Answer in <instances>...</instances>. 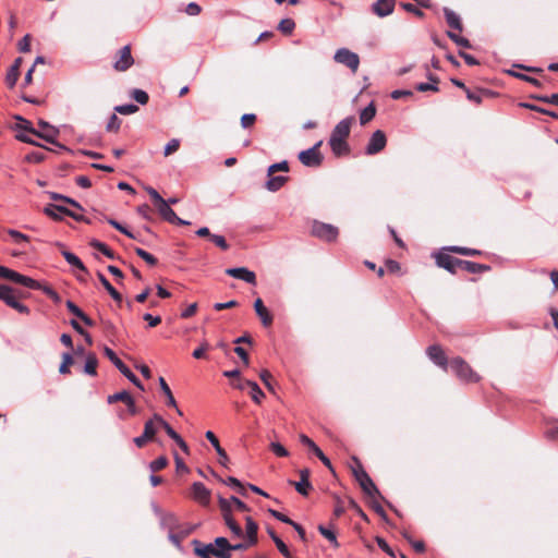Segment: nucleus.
Listing matches in <instances>:
<instances>
[{
	"label": "nucleus",
	"instance_id": "f257e3e1",
	"mask_svg": "<svg viewBox=\"0 0 558 558\" xmlns=\"http://www.w3.org/2000/svg\"><path fill=\"white\" fill-rule=\"evenodd\" d=\"M16 119L20 121V123L16 125L17 130H23L28 133H32V134L45 140L46 142L56 145L60 149H66L65 146L59 144L56 141V138L59 134V130L56 129L53 125L49 124L47 121H45V120L38 121L39 128H49V130H50L49 132L40 133L39 131H37L36 129L33 128L32 123L28 120H26L20 116H17Z\"/></svg>",
	"mask_w": 558,
	"mask_h": 558
},
{
	"label": "nucleus",
	"instance_id": "f03ea898",
	"mask_svg": "<svg viewBox=\"0 0 558 558\" xmlns=\"http://www.w3.org/2000/svg\"><path fill=\"white\" fill-rule=\"evenodd\" d=\"M353 461L356 464V468H353L352 471L362 490L372 498L380 497V493L377 486L374 484L373 480L363 469L360 460L356 457H353Z\"/></svg>",
	"mask_w": 558,
	"mask_h": 558
},
{
	"label": "nucleus",
	"instance_id": "7ed1b4c3",
	"mask_svg": "<svg viewBox=\"0 0 558 558\" xmlns=\"http://www.w3.org/2000/svg\"><path fill=\"white\" fill-rule=\"evenodd\" d=\"M450 369L456 376L466 383H476L480 376L471 368V366L461 357H454L449 363Z\"/></svg>",
	"mask_w": 558,
	"mask_h": 558
},
{
	"label": "nucleus",
	"instance_id": "20e7f679",
	"mask_svg": "<svg viewBox=\"0 0 558 558\" xmlns=\"http://www.w3.org/2000/svg\"><path fill=\"white\" fill-rule=\"evenodd\" d=\"M21 294L17 293L15 289L8 284H3L0 291V300L4 302L8 306L14 308L21 314H29L28 306L24 305L19 301Z\"/></svg>",
	"mask_w": 558,
	"mask_h": 558
},
{
	"label": "nucleus",
	"instance_id": "39448f33",
	"mask_svg": "<svg viewBox=\"0 0 558 558\" xmlns=\"http://www.w3.org/2000/svg\"><path fill=\"white\" fill-rule=\"evenodd\" d=\"M0 278L11 280L15 283L22 284V286H24L28 289H33V290H39L41 288L40 283L37 280H35L31 277L21 275L17 271H14V270L7 268L4 266H1V265H0Z\"/></svg>",
	"mask_w": 558,
	"mask_h": 558
},
{
	"label": "nucleus",
	"instance_id": "423d86ee",
	"mask_svg": "<svg viewBox=\"0 0 558 558\" xmlns=\"http://www.w3.org/2000/svg\"><path fill=\"white\" fill-rule=\"evenodd\" d=\"M312 234L320 240L332 242L338 238L339 230L336 226L314 220Z\"/></svg>",
	"mask_w": 558,
	"mask_h": 558
},
{
	"label": "nucleus",
	"instance_id": "0eeeda50",
	"mask_svg": "<svg viewBox=\"0 0 558 558\" xmlns=\"http://www.w3.org/2000/svg\"><path fill=\"white\" fill-rule=\"evenodd\" d=\"M333 60L337 63L343 64L355 73L360 65V58L357 53L351 51L348 48H339L333 56Z\"/></svg>",
	"mask_w": 558,
	"mask_h": 558
},
{
	"label": "nucleus",
	"instance_id": "6e6552de",
	"mask_svg": "<svg viewBox=\"0 0 558 558\" xmlns=\"http://www.w3.org/2000/svg\"><path fill=\"white\" fill-rule=\"evenodd\" d=\"M192 545L195 555L201 558H228V555L222 550H218L214 544H203L201 541L194 539Z\"/></svg>",
	"mask_w": 558,
	"mask_h": 558
},
{
	"label": "nucleus",
	"instance_id": "1a4fd4ad",
	"mask_svg": "<svg viewBox=\"0 0 558 558\" xmlns=\"http://www.w3.org/2000/svg\"><path fill=\"white\" fill-rule=\"evenodd\" d=\"M322 141L317 142L313 147L302 150L299 154V160L306 167H318L323 162V156L318 151Z\"/></svg>",
	"mask_w": 558,
	"mask_h": 558
},
{
	"label": "nucleus",
	"instance_id": "9d476101",
	"mask_svg": "<svg viewBox=\"0 0 558 558\" xmlns=\"http://www.w3.org/2000/svg\"><path fill=\"white\" fill-rule=\"evenodd\" d=\"M386 144H387L386 134L381 130H377L372 134V136L365 147V154L368 156L376 155L385 148Z\"/></svg>",
	"mask_w": 558,
	"mask_h": 558
},
{
	"label": "nucleus",
	"instance_id": "9b49d317",
	"mask_svg": "<svg viewBox=\"0 0 558 558\" xmlns=\"http://www.w3.org/2000/svg\"><path fill=\"white\" fill-rule=\"evenodd\" d=\"M54 210H60V214L66 215V216L71 217V218H73L74 220L81 221V222H82V219H84V216H85V215L72 211L69 208L64 207V206L56 205V204H49V205H47L44 208V213L47 216H49L50 218H52L54 220L61 219V217L59 215H56Z\"/></svg>",
	"mask_w": 558,
	"mask_h": 558
},
{
	"label": "nucleus",
	"instance_id": "f8f14e48",
	"mask_svg": "<svg viewBox=\"0 0 558 558\" xmlns=\"http://www.w3.org/2000/svg\"><path fill=\"white\" fill-rule=\"evenodd\" d=\"M435 257L437 266L446 269L450 274H456L458 269H460L459 262H461V259L459 258L452 257L444 252H439Z\"/></svg>",
	"mask_w": 558,
	"mask_h": 558
},
{
	"label": "nucleus",
	"instance_id": "ddd939ff",
	"mask_svg": "<svg viewBox=\"0 0 558 558\" xmlns=\"http://www.w3.org/2000/svg\"><path fill=\"white\" fill-rule=\"evenodd\" d=\"M226 274L232 278L242 280L248 284L256 286V275L246 267H234L226 269Z\"/></svg>",
	"mask_w": 558,
	"mask_h": 558
},
{
	"label": "nucleus",
	"instance_id": "4468645a",
	"mask_svg": "<svg viewBox=\"0 0 558 558\" xmlns=\"http://www.w3.org/2000/svg\"><path fill=\"white\" fill-rule=\"evenodd\" d=\"M426 353H427V356L429 357V360L437 366L441 367L445 371L449 367V363L446 357V354L439 345H437V344L429 345L426 350Z\"/></svg>",
	"mask_w": 558,
	"mask_h": 558
},
{
	"label": "nucleus",
	"instance_id": "2eb2a0df",
	"mask_svg": "<svg viewBox=\"0 0 558 558\" xmlns=\"http://www.w3.org/2000/svg\"><path fill=\"white\" fill-rule=\"evenodd\" d=\"M158 432V426L153 421H147L144 425V432L141 436L133 439V442L137 448H142L149 440H154Z\"/></svg>",
	"mask_w": 558,
	"mask_h": 558
},
{
	"label": "nucleus",
	"instance_id": "dca6fc26",
	"mask_svg": "<svg viewBox=\"0 0 558 558\" xmlns=\"http://www.w3.org/2000/svg\"><path fill=\"white\" fill-rule=\"evenodd\" d=\"M192 497L202 506H208L210 501V490L202 483L194 482L192 484Z\"/></svg>",
	"mask_w": 558,
	"mask_h": 558
},
{
	"label": "nucleus",
	"instance_id": "f3484780",
	"mask_svg": "<svg viewBox=\"0 0 558 558\" xmlns=\"http://www.w3.org/2000/svg\"><path fill=\"white\" fill-rule=\"evenodd\" d=\"M134 63V59L131 53V47L129 45L122 47L119 50V59L114 62V69L118 71H126Z\"/></svg>",
	"mask_w": 558,
	"mask_h": 558
},
{
	"label": "nucleus",
	"instance_id": "a211bd4d",
	"mask_svg": "<svg viewBox=\"0 0 558 558\" xmlns=\"http://www.w3.org/2000/svg\"><path fill=\"white\" fill-rule=\"evenodd\" d=\"M354 122V117H347L339 121L333 128L330 137H336L339 140H347L350 135L351 125Z\"/></svg>",
	"mask_w": 558,
	"mask_h": 558
},
{
	"label": "nucleus",
	"instance_id": "6ab92c4d",
	"mask_svg": "<svg viewBox=\"0 0 558 558\" xmlns=\"http://www.w3.org/2000/svg\"><path fill=\"white\" fill-rule=\"evenodd\" d=\"M310 475H311V472L308 469H302L300 471V481L299 482L290 481V484H292L294 486L295 490L302 496H307L310 490L313 487L310 482Z\"/></svg>",
	"mask_w": 558,
	"mask_h": 558
},
{
	"label": "nucleus",
	"instance_id": "aec40b11",
	"mask_svg": "<svg viewBox=\"0 0 558 558\" xmlns=\"http://www.w3.org/2000/svg\"><path fill=\"white\" fill-rule=\"evenodd\" d=\"M205 437L213 445L217 454L219 456V463L222 466L228 468L229 457H228L226 450L220 446L219 440L216 437V435L211 430H207L205 434Z\"/></svg>",
	"mask_w": 558,
	"mask_h": 558
},
{
	"label": "nucleus",
	"instance_id": "412c9836",
	"mask_svg": "<svg viewBox=\"0 0 558 558\" xmlns=\"http://www.w3.org/2000/svg\"><path fill=\"white\" fill-rule=\"evenodd\" d=\"M104 354L109 359V361L119 369V372L128 377L132 371L118 357L116 352L109 347H104Z\"/></svg>",
	"mask_w": 558,
	"mask_h": 558
},
{
	"label": "nucleus",
	"instance_id": "4be33fe9",
	"mask_svg": "<svg viewBox=\"0 0 558 558\" xmlns=\"http://www.w3.org/2000/svg\"><path fill=\"white\" fill-rule=\"evenodd\" d=\"M372 8L376 15L385 17L393 12L395 0H377Z\"/></svg>",
	"mask_w": 558,
	"mask_h": 558
},
{
	"label": "nucleus",
	"instance_id": "5701e85b",
	"mask_svg": "<svg viewBox=\"0 0 558 558\" xmlns=\"http://www.w3.org/2000/svg\"><path fill=\"white\" fill-rule=\"evenodd\" d=\"M254 310L256 315L259 317L264 327H269L272 324V315L265 307L262 299H256L254 302Z\"/></svg>",
	"mask_w": 558,
	"mask_h": 558
},
{
	"label": "nucleus",
	"instance_id": "b1692460",
	"mask_svg": "<svg viewBox=\"0 0 558 558\" xmlns=\"http://www.w3.org/2000/svg\"><path fill=\"white\" fill-rule=\"evenodd\" d=\"M460 269L469 272V274H481L484 271H488L490 269V266L485 264H478L471 260H463L459 262Z\"/></svg>",
	"mask_w": 558,
	"mask_h": 558
},
{
	"label": "nucleus",
	"instance_id": "393cba45",
	"mask_svg": "<svg viewBox=\"0 0 558 558\" xmlns=\"http://www.w3.org/2000/svg\"><path fill=\"white\" fill-rule=\"evenodd\" d=\"M21 62H22V58L15 59L13 64L8 70V73L5 76V83L10 88H13L19 80Z\"/></svg>",
	"mask_w": 558,
	"mask_h": 558
},
{
	"label": "nucleus",
	"instance_id": "a878e982",
	"mask_svg": "<svg viewBox=\"0 0 558 558\" xmlns=\"http://www.w3.org/2000/svg\"><path fill=\"white\" fill-rule=\"evenodd\" d=\"M328 144L335 156H342L349 153L350 148L347 140H339L336 137H329Z\"/></svg>",
	"mask_w": 558,
	"mask_h": 558
},
{
	"label": "nucleus",
	"instance_id": "bb28decb",
	"mask_svg": "<svg viewBox=\"0 0 558 558\" xmlns=\"http://www.w3.org/2000/svg\"><path fill=\"white\" fill-rule=\"evenodd\" d=\"M158 383H159L161 391L167 397V404H168V407L174 408L177 410V413L179 415H182V412L178 408L177 401H175V399H174V397H173V395L171 392L170 387L168 386L167 381L165 380V378L163 377H159Z\"/></svg>",
	"mask_w": 558,
	"mask_h": 558
},
{
	"label": "nucleus",
	"instance_id": "cd10ccee",
	"mask_svg": "<svg viewBox=\"0 0 558 558\" xmlns=\"http://www.w3.org/2000/svg\"><path fill=\"white\" fill-rule=\"evenodd\" d=\"M269 179L265 183V187L269 192H277L279 191L283 184L288 181V177L286 175H270Z\"/></svg>",
	"mask_w": 558,
	"mask_h": 558
},
{
	"label": "nucleus",
	"instance_id": "c85d7f7f",
	"mask_svg": "<svg viewBox=\"0 0 558 558\" xmlns=\"http://www.w3.org/2000/svg\"><path fill=\"white\" fill-rule=\"evenodd\" d=\"M61 254L64 257V259L66 260V263L70 264L72 267H74L81 271L87 272V268L74 253H72L68 250H62Z\"/></svg>",
	"mask_w": 558,
	"mask_h": 558
},
{
	"label": "nucleus",
	"instance_id": "c756f323",
	"mask_svg": "<svg viewBox=\"0 0 558 558\" xmlns=\"http://www.w3.org/2000/svg\"><path fill=\"white\" fill-rule=\"evenodd\" d=\"M158 213L161 216L163 220H166L169 223H173V221L177 219V214L174 210L169 206V203L163 201L161 204L157 206Z\"/></svg>",
	"mask_w": 558,
	"mask_h": 558
},
{
	"label": "nucleus",
	"instance_id": "7c9ffc66",
	"mask_svg": "<svg viewBox=\"0 0 558 558\" xmlns=\"http://www.w3.org/2000/svg\"><path fill=\"white\" fill-rule=\"evenodd\" d=\"M245 523L247 541H250V544H256L258 531L257 523L251 517L245 518Z\"/></svg>",
	"mask_w": 558,
	"mask_h": 558
},
{
	"label": "nucleus",
	"instance_id": "2f4dec72",
	"mask_svg": "<svg viewBox=\"0 0 558 558\" xmlns=\"http://www.w3.org/2000/svg\"><path fill=\"white\" fill-rule=\"evenodd\" d=\"M444 14L448 25L454 29L462 31V23L460 16L450 10L449 8H444Z\"/></svg>",
	"mask_w": 558,
	"mask_h": 558
},
{
	"label": "nucleus",
	"instance_id": "473e14b6",
	"mask_svg": "<svg viewBox=\"0 0 558 558\" xmlns=\"http://www.w3.org/2000/svg\"><path fill=\"white\" fill-rule=\"evenodd\" d=\"M167 435L185 452L189 453V446L185 440L171 427V425H166L163 428Z\"/></svg>",
	"mask_w": 558,
	"mask_h": 558
},
{
	"label": "nucleus",
	"instance_id": "72a5a7b5",
	"mask_svg": "<svg viewBox=\"0 0 558 558\" xmlns=\"http://www.w3.org/2000/svg\"><path fill=\"white\" fill-rule=\"evenodd\" d=\"M97 277L100 281V283L104 286V288L107 290V292L111 295V298L117 301H122V295L112 287V284L109 282V280L105 277L104 274L98 272Z\"/></svg>",
	"mask_w": 558,
	"mask_h": 558
},
{
	"label": "nucleus",
	"instance_id": "f704fd0d",
	"mask_svg": "<svg viewBox=\"0 0 558 558\" xmlns=\"http://www.w3.org/2000/svg\"><path fill=\"white\" fill-rule=\"evenodd\" d=\"M97 364L98 360L94 353H89L86 356L85 365H84V373L89 376H96L97 375Z\"/></svg>",
	"mask_w": 558,
	"mask_h": 558
},
{
	"label": "nucleus",
	"instance_id": "c9c22d12",
	"mask_svg": "<svg viewBox=\"0 0 558 558\" xmlns=\"http://www.w3.org/2000/svg\"><path fill=\"white\" fill-rule=\"evenodd\" d=\"M245 385L251 388L250 393H251L253 401L256 403H260L262 399L265 397V393L263 392V390L260 389L258 384L253 380H246Z\"/></svg>",
	"mask_w": 558,
	"mask_h": 558
},
{
	"label": "nucleus",
	"instance_id": "e433bc0d",
	"mask_svg": "<svg viewBox=\"0 0 558 558\" xmlns=\"http://www.w3.org/2000/svg\"><path fill=\"white\" fill-rule=\"evenodd\" d=\"M89 245L96 250H98L99 252H101L104 255H106L108 258L110 259H114V253L113 251L107 245L105 244L104 242L99 241V240H96V239H93L90 242H89Z\"/></svg>",
	"mask_w": 558,
	"mask_h": 558
},
{
	"label": "nucleus",
	"instance_id": "4c0bfd02",
	"mask_svg": "<svg viewBox=\"0 0 558 558\" xmlns=\"http://www.w3.org/2000/svg\"><path fill=\"white\" fill-rule=\"evenodd\" d=\"M376 114V108L374 106L373 102H371L367 107H365L361 113H360V123L362 125L366 124L367 122H369L371 120H373V118L375 117Z\"/></svg>",
	"mask_w": 558,
	"mask_h": 558
},
{
	"label": "nucleus",
	"instance_id": "58836bf2",
	"mask_svg": "<svg viewBox=\"0 0 558 558\" xmlns=\"http://www.w3.org/2000/svg\"><path fill=\"white\" fill-rule=\"evenodd\" d=\"M226 525L230 529L235 537H243V530L240 524L234 520L233 515L223 518Z\"/></svg>",
	"mask_w": 558,
	"mask_h": 558
},
{
	"label": "nucleus",
	"instance_id": "ea45409f",
	"mask_svg": "<svg viewBox=\"0 0 558 558\" xmlns=\"http://www.w3.org/2000/svg\"><path fill=\"white\" fill-rule=\"evenodd\" d=\"M213 544L218 550L225 551L228 555V558H231V544L228 538L218 536L215 538Z\"/></svg>",
	"mask_w": 558,
	"mask_h": 558
},
{
	"label": "nucleus",
	"instance_id": "a19ab883",
	"mask_svg": "<svg viewBox=\"0 0 558 558\" xmlns=\"http://www.w3.org/2000/svg\"><path fill=\"white\" fill-rule=\"evenodd\" d=\"M318 531L325 538H327L331 543V545L335 548L339 547V542L337 541L336 533L331 529H328L325 525H318Z\"/></svg>",
	"mask_w": 558,
	"mask_h": 558
},
{
	"label": "nucleus",
	"instance_id": "79ce46f5",
	"mask_svg": "<svg viewBox=\"0 0 558 558\" xmlns=\"http://www.w3.org/2000/svg\"><path fill=\"white\" fill-rule=\"evenodd\" d=\"M219 508L221 510L222 518L231 517L232 515V501L230 499H226L221 496L218 498Z\"/></svg>",
	"mask_w": 558,
	"mask_h": 558
},
{
	"label": "nucleus",
	"instance_id": "37998d69",
	"mask_svg": "<svg viewBox=\"0 0 558 558\" xmlns=\"http://www.w3.org/2000/svg\"><path fill=\"white\" fill-rule=\"evenodd\" d=\"M447 250L449 252L458 253V254H461L464 256H474V255L481 254V252L475 248H469V247L457 246V245L448 246Z\"/></svg>",
	"mask_w": 558,
	"mask_h": 558
},
{
	"label": "nucleus",
	"instance_id": "c03bdc74",
	"mask_svg": "<svg viewBox=\"0 0 558 558\" xmlns=\"http://www.w3.org/2000/svg\"><path fill=\"white\" fill-rule=\"evenodd\" d=\"M210 473L213 476H215L218 481H220L221 483H223L225 485L229 486V487H232V488H235L238 489L239 486H241V482L234 477V476H228L226 480H222L221 477H219L217 475V473L213 470V469H209Z\"/></svg>",
	"mask_w": 558,
	"mask_h": 558
},
{
	"label": "nucleus",
	"instance_id": "a18cd8bd",
	"mask_svg": "<svg viewBox=\"0 0 558 558\" xmlns=\"http://www.w3.org/2000/svg\"><path fill=\"white\" fill-rule=\"evenodd\" d=\"M294 28L295 23L292 19H282L278 25V29L286 35L292 34Z\"/></svg>",
	"mask_w": 558,
	"mask_h": 558
},
{
	"label": "nucleus",
	"instance_id": "49530a36",
	"mask_svg": "<svg viewBox=\"0 0 558 558\" xmlns=\"http://www.w3.org/2000/svg\"><path fill=\"white\" fill-rule=\"evenodd\" d=\"M106 220L110 226H112L114 229H117L121 233L125 234L126 236H129L131 239L137 240V236L133 232H131L129 229H126L124 226H122L119 221L111 219V218H108Z\"/></svg>",
	"mask_w": 558,
	"mask_h": 558
},
{
	"label": "nucleus",
	"instance_id": "de8ad7c7",
	"mask_svg": "<svg viewBox=\"0 0 558 558\" xmlns=\"http://www.w3.org/2000/svg\"><path fill=\"white\" fill-rule=\"evenodd\" d=\"M134 252L136 253V255L138 257L144 259L148 265L155 266L157 264V258L155 256H153L150 253H148L147 251H145L141 247H135Z\"/></svg>",
	"mask_w": 558,
	"mask_h": 558
},
{
	"label": "nucleus",
	"instance_id": "09e8293b",
	"mask_svg": "<svg viewBox=\"0 0 558 558\" xmlns=\"http://www.w3.org/2000/svg\"><path fill=\"white\" fill-rule=\"evenodd\" d=\"M131 97L140 105H146L148 102V94L140 88H134L131 93Z\"/></svg>",
	"mask_w": 558,
	"mask_h": 558
},
{
	"label": "nucleus",
	"instance_id": "8fccbe9b",
	"mask_svg": "<svg viewBox=\"0 0 558 558\" xmlns=\"http://www.w3.org/2000/svg\"><path fill=\"white\" fill-rule=\"evenodd\" d=\"M483 94L485 95H488V92L487 90H477V92H473L471 89H465V95H466V98L470 100V101H473L477 105H480L483 100Z\"/></svg>",
	"mask_w": 558,
	"mask_h": 558
},
{
	"label": "nucleus",
	"instance_id": "3c124183",
	"mask_svg": "<svg viewBox=\"0 0 558 558\" xmlns=\"http://www.w3.org/2000/svg\"><path fill=\"white\" fill-rule=\"evenodd\" d=\"M114 111L120 114H133L138 111V107L134 104H124L114 107Z\"/></svg>",
	"mask_w": 558,
	"mask_h": 558
},
{
	"label": "nucleus",
	"instance_id": "603ef678",
	"mask_svg": "<svg viewBox=\"0 0 558 558\" xmlns=\"http://www.w3.org/2000/svg\"><path fill=\"white\" fill-rule=\"evenodd\" d=\"M447 35L456 45L463 48H471V43L469 39L461 37L453 32H447Z\"/></svg>",
	"mask_w": 558,
	"mask_h": 558
},
{
	"label": "nucleus",
	"instance_id": "864d4df0",
	"mask_svg": "<svg viewBox=\"0 0 558 558\" xmlns=\"http://www.w3.org/2000/svg\"><path fill=\"white\" fill-rule=\"evenodd\" d=\"M49 195H50L51 199H53V201H62L68 204H71L72 206H74L75 208H77L80 210H83L82 206L76 201H74L68 196L61 195L56 192H50Z\"/></svg>",
	"mask_w": 558,
	"mask_h": 558
},
{
	"label": "nucleus",
	"instance_id": "5fc2aeb1",
	"mask_svg": "<svg viewBox=\"0 0 558 558\" xmlns=\"http://www.w3.org/2000/svg\"><path fill=\"white\" fill-rule=\"evenodd\" d=\"M277 171H289V163L286 160H282L280 162L272 163L267 169V175L270 177Z\"/></svg>",
	"mask_w": 558,
	"mask_h": 558
},
{
	"label": "nucleus",
	"instance_id": "6e6d98bb",
	"mask_svg": "<svg viewBox=\"0 0 558 558\" xmlns=\"http://www.w3.org/2000/svg\"><path fill=\"white\" fill-rule=\"evenodd\" d=\"M167 464H168V459L165 456H160L149 463V469L151 472H157V471L166 468Z\"/></svg>",
	"mask_w": 558,
	"mask_h": 558
},
{
	"label": "nucleus",
	"instance_id": "4d7b16f0",
	"mask_svg": "<svg viewBox=\"0 0 558 558\" xmlns=\"http://www.w3.org/2000/svg\"><path fill=\"white\" fill-rule=\"evenodd\" d=\"M73 362V357L71 355L70 352H65L62 354V363L59 367V373L60 374H69L70 373V368H69V365L72 364Z\"/></svg>",
	"mask_w": 558,
	"mask_h": 558
},
{
	"label": "nucleus",
	"instance_id": "13d9d810",
	"mask_svg": "<svg viewBox=\"0 0 558 558\" xmlns=\"http://www.w3.org/2000/svg\"><path fill=\"white\" fill-rule=\"evenodd\" d=\"M130 396L131 395L126 390H122V391H119V392L108 396L107 402L109 404L117 402V401H122L125 403V401L130 398Z\"/></svg>",
	"mask_w": 558,
	"mask_h": 558
},
{
	"label": "nucleus",
	"instance_id": "bf43d9fd",
	"mask_svg": "<svg viewBox=\"0 0 558 558\" xmlns=\"http://www.w3.org/2000/svg\"><path fill=\"white\" fill-rule=\"evenodd\" d=\"M120 126H121V120L117 117L116 113H112L108 120L106 130L108 132H118Z\"/></svg>",
	"mask_w": 558,
	"mask_h": 558
},
{
	"label": "nucleus",
	"instance_id": "052dcab7",
	"mask_svg": "<svg viewBox=\"0 0 558 558\" xmlns=\"http://www.w3.org/2000/svg\"><path fill=\"white\" fill-rule=\"evenodd\" d=\"M521 106L524 107V108H527L530 110L537 111V112H541L543 114L550 116L554 119H558V113L555 112V111H550V110L544 109L542 107H538V106L532 105V104H521Z\"/></svg>",
	"mask_w": 558,
	"mask_h": 558
},
{
	"label": "nucleus",
	"instance_id": "680f3d73",
	"mask_svg": "<svg viewBox=\"0 0 558 558\" xmlns=\"http://www.w3.org/2000/svg\"><path fill=\"white\" fill-rule=\"evenodd\" d=\"M509 74H511L512 76L514 77H518L520 80H523L527 83H531L533 84L534 86L536 87H541L542 86V82L535 77H532V76H529V75H525V74H522V73H518V72H514V71H508Z\"/></svg>",
	"mask_w": 558,
	"mask_h": 558
},
{
	"label": "nucleus",
	"instance_id": "e2e57ef3",
	"mask_svg": "<svg viewBox=\"0 0 558 558\" xmlns=\"http://www.w3.org/2000/svg\"><path fill=\"white\" fill-rule=\"evenodd\" d=\"M8 234L14 240L15 243H26L29 241L28 235L15 230V229H9Z\"/></svg>",
	"mask_w": 558,
	"mask_h": 558
},
{
	"label": "nucleus",
	"instance_id": "0e129e2a",
	"mask_svg": "<svg viewBox=\"0 0 558 558\" xmlns=\"http://www.w3.org/2000/svg\"><path fill=\"white\" fill-rule=\"evenodd\" d=\"M267 511L271 517H274L275 519H277L280 522H283L289 525H292L294 523V521L291 520L289 517H287L286 514L277 511L275 509L269 508Z\"/></svg>",
	"mask_w": 558,
	"mask_h": 558
},
{
	"label": "nucleus",
	"instance_id": "69168bd1",
	"mask_svg": "<svg viewBox=\"0 0 558 558\" xmlns=\"http://www.w3.org/2000/svg\"><path fill=\"white\" fill-rule=\"evenodd\" d=\"M532 98L538 100V101H542V102H547V104H551V105H555V106H558V94H553L550 96H547V95H533Z\"/></svg>",
	"mask_w": 558,
	"mask_h": 558
},
{
	"label": "nucleus",
	"instance_id": "338daca9",
	"mask_svg": "<svg viewBox=\"0 0 558 558\" xmlns=\"http://www.w3.org/2000/svg\"><path fill=\"white\" fill-rule=\"evenodd\" d=\"M270 450L277 457H288L289 456V451L280 442L272 441L270 444Z\"/></svg>",
	"mask_w": 558,
	"mask_h": 558
},
{
	"label": "nucleus",
	"instance_id": "774afa93",
	"mask_svg": "<svg viewBox=\"0 0 558 558\" xmlns=\"http://www.w3.org/2000/svg\"><path fill=\"white\" fill-rule=\"evenodd\" d=\"M179 146H180V141L178 138H172L171 141H169L166 144V146L163 148V155L169 156L170 154L177 151Z\"/></svg>",
	"mask_w": 558,
	"mask_h": 558
}]
</instances>
